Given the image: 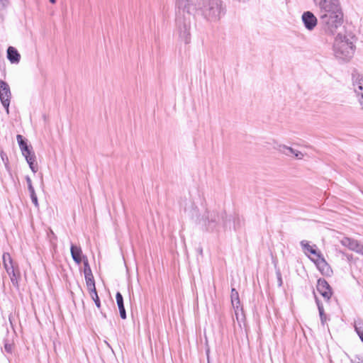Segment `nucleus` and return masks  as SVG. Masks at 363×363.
<instances>
[{"mask_svg":"<svg viewBox=\"0 0 363 363\" xmlns=\"http://www.w3.org/2000/svg\"><path fill=\"white\" fill-rule=\"evenodd\" d=\"M301 20L306 30L312 31L318 24V19L311 11H304Z\"/></svg>","mask_w":363,"mask_h":363,"instance_id":"11","label":"nucleus"},{"mask_svg":"<svg viewBox=\"0 0 363 363\" xmlns=\"http://www.w3.org/2000/svg\"><path fill=\"white\" fill-rule=\"evenodd\" d=\"M301 246L306 255L308 253H311L315 256H318L320 253H318L315 249L313 246H311L307 240H302L300 242Z\"/></svg>","mask_w":363,"mask_h":363,"instance_id":"18","label":"nucleus"},{"mask_svg":"<svg viewBox=\"0 0 363 363\" xmlns=\"http://www.w3.org/2000/svg\"><path fill=\"white\" fill-rule=\"evenodd\" d=\"M277 150L287 156H290L293 154V152H294V149H293L291 147H288L285 145H278V147H277Z\"/></svg>","mask_w":363,"mask_h":363,"instance_id":"21","label":"nucleus"},{"mask_svg":"<svg viewBox=\"0 0 363 363\" xmlns=\"http://www.w3.org/2000/svg\"><path fill=\"white\" fill-rule=\"evenodd\" d=\"M83 262H84V275L92 274L91 269L89 264L88 259L86 257H84Z\"/></svg>","mask_w":363,"mask_h":363,"instance_id":"26","label":"nucleus"},{"mask_svg":"<svg viewBox=\"0 0 363 363\" xmlns=\"http://www.w3.org/2000/svg\"><path fill=\"white\" fill-rule=\"evenodd\" d=\"M321 14H342L338 0H320Z\"/></svg>","mask_w":363,"mask_h":363,"instance_id":"7","label":"nucleus"},{"mask_svg":"<svg viewBox=\"0 0 363 363\" xmlns=\"http://www.w3.org/2000/svg\"><path fill=\"white\" fill-rule=\"evenodd\" d=\"M117 305L119 309L120 316L122 319L126 318V312L124 307L123 298L120 292H117L116 295Z\"/></svg>","mask_w":363,"mask_h":363,"instance_id":"17","label":"nucleus"},{"mask_svg":"<svg viewBox=\"0 0 363 363\" xmlns=\"http://www.w3.org/2000/svg\"><path fill=\"white\" fill-rule=\"evenodd\" d=\"M3 264L9 274L11 281L16 288L19 287V280L21 279V273L17 265H15L9 252L3 254Z\"/></svg>","mask_w":363,"mask_h":363,"instance_id":"4","label":"nucleus"},{"mask_svg":"<svg viewBox=\"0 0 363 363\" xmlns=\"http://www.w3.org/2000/svg\"><path fill=\"white\" fill-rule=\"evenodd\" d=\"M347 259L350 260L352 258V255H345Z\"/></svg>","mask_w":363,"mask_h":363,"instance_id":"35","label":"nucleus"},{"mask_svg":"<svg viewBox=\"0 0 363 363\" xmlns=\"http://www.w3.org/2000/svg\"><path fill=\"white\" fill-rule=\"evenodd\" d=\"M4 349L7 352L11 353L12 351V345L9 343H5Z\"/></svg>","mask_w":363,"mask_h":363,"instance_id":"32","label":"nucleus"},{"mask_svg":"<svg viewBox=\"0 0 363 363\" xmlns=\"http://www.w3.org/2000/svg\"><path fill=\"white\" fill-rule=\"evenodd\" d=\"M22 155L25 157V158L30 157L35 155L32 150V147L27 150V151H24V152H22Z\"/></svg>","mask_w":363,"mask_h":363,"instance_id":"28","label":"nucleus"},{"mask_svg":"<svg viewBox=\"0 0 363 363\" xmlns=\"http://www.w3.org/2000/svg\"><path fill=\"white\" fill-rule=\"evenodd\" d=\"M90 295H91V298L94 301V303L96 304V306L98 308H100V307H101V302H100V300H99V298L96 289L94 290V291H91L90 292Z\"/></svg>","mask_w":363,"mask_h":363,"instance_id":"25","label":"nucleus"},{"mask_svg":"<svg viewBox=\"0 0 363 363\" xmlns=\"http://www.w3.org/2000/svg\"><path fill=\"white\" fill-rule=\"evenodd\" d=\"M226 217L225 212L219 214L216 211H206L203 215L206 230L208 232L217 231L220 223L225 228L227 225Z\"/></svg>","mask_w":363,"mask_h":363,"instance_id":"3","label":"nucleus"},{"mask_svg":"<svg viewBox=\"0 0 363 363\" xmlns=\"http://www.w3.org/2000/svg\"><path fill=\"white\" fill-rule=\"evenodd\" d=\"M352 79L353 89L363 109V75L357 70H354L352 73Z\"/></svg>","mask_w":363,"mask_h":363,"instance_id":"8","label":"nucleus"},{"mask_svg":"<svg viewBox=\"0 0 363 363\" xmlns=\"http://www.w3.org/2000/svg\"><path fill=\"white\" fill-rule=\"evenodd\" d=\"M352 38L340 33L335 37L333 52L335 58L340 62H349L352 58L355 50Z\"/></svg>","mask_w":363,"mask_h":363,"instance_id":"2","label":"nucleus"},{"mask_svg":"<svg viewBox=\"0 0 363 363\" xmlns=\"http://www.w3.org/2000/svg\"><path fill=\"white\" fill-rule=\"evenodd\" d=\"M317 291L325 298V301H329L332 296V289L326 280L324 279H319L317 283Z\"/></svg>","mask_w":363,"mask_h":363,"instance_id":"12","label":"nucleus"},{"mask_svg":"<svg viewBox=\"0 0 363 363\" xmlns=\"http://www.w3.org/2000/svg\"><path fill=\"white\" fill-rule=\"evenodd\" d=\"M177 32L181 40L186 44L190 42L191 39V21L189 18L177 15L176 18Z\"/></svg>","mask_w":363,"mask_h":363,"instance_id":"5","label":"nucleus"},{"mask_svg":"<svg viewBox=\"0 0 363 363\" xmlns=\"http://www.w3.org/2000/svg\"><path fill=\"white\" fill-rule=\"evenodd\" d=\"M7 57L11 63H18L21 55L15 48L10 46L7 49Z\"/></svg>","mask_w":363,"mask_h":363,"instance_id":"15","label":"nucleus"},{"mask_svg":"<svg viewBox=\"0 0 363 363\" xmlns=\"http://www.w3.org/2000/svg\"><path fill=\"white\" fill-rule=\"evenodd\" d=\"M342 14H321L320 21L324 26L325 30L327 33L333 34L336 29L341 26L342 23Z\"/></svg>","mask_w":363,"mask_h":363,"instance_id":"6","label":"nucleus"},{"mask_svg":"<svg viewBox=\"0 0 363 363\" xmlns=\"http://www.w3.org/2000/svg\"><path fill=\"white\" fill-rule=\"evenodd\" d=\"M230 298L233 307L235 309L236 318L238 319V311L240 308V302L239 298V294L235 289H232ZM240 310H242V308H240Z\"/></svg>","mask_w":363,"mask_h":363,"instance_id":"13","label":"nucleus"},{"mask_svg":"<svg viewBox=\"0 0 363 363\" xmlns=\"http://www.w3.org/2000/svg\"><path fill=\"white\" fill-rule=\"evenodd\" d=\"M0 4L4 8V7H6L8 5L9 0H0Z\"/></svg>","mask_w":363,"mask_h":363,"instance_id":"33","label":"nucleus"},{"mask_svg":"<svg viewBox=\"0 0 363 363\" xmlns=\"http://www.w3.org/2000/svg\"><path fill=\"white\" fill-rule=\"evenodd\" d=\"M357 363H363V355L357 357Z\"/></svg>","mask_w":363,"mask_h":363,"instance_id":"34","label":"nucleus"},{"mask_svg":"<svg viewBox=\"0 0 363 363\" xmlns=\"http://www.w3.org/2000/svg\"><path fill=\"white\" fill-rule=\"evenodd\" d=\"M354 330L362 342H363V323L361 320L354 323Z\"/></svg>","mask_w":363,"mask_h":363,"instance_id":"23","label":"nucleus"},{"mask_svg":"<svg viewBox=\"0 0 363 363\" xmlns=\"http://www.w3.org/2000/svg\"><path fill=\"white\" fill-rule=\"evenodd\" d=\"M292 155H294V157L298 160H301L303 157V154L301 152L296 150H294V152H293Z\"/></svg>","mask_w":363,"mask_h":363,"instance_id":"31","label":"nucleus"},{"mask_svg":"<svg viewBox=\"0 0 363 363\" xmlns=\"http://www.w3.org/2000/svg\"><path fill=\"white\" fill-rule=\"evenodd\" d=\"M26 182L28 184V189L29 193L32 192V191H35V189L32 185V181H31L30 178L28 176H27L26 177Z\"/></svg>","mask_w":363,"mask_h":363,"instance_id":"29","label":"nucleus"},{"mask_svg":"<svg viewBox=\"0 0 363 363\" xmlns=\"http://www.w3.org/2000/svg\"><path fill=\"white\" fill-rule=\"evenodd\" d=\"M340 243L349 250L363 255V244H361L358 240L344 237L340 240Z\"/></svg>","mask_w":363,"mask_h":363,"instance_id":"10","label":"nucleus"},{"mask_svg":"<svg viewBox=\"0 0 363 363\" xmlns=\"http://www.w3.org/2000/svg\"><path fill=\"white\" fill-rule=\"evenodd\" d=\"M49 1H50V2L51 4H55V3H56V1H57V0H49Z\"/></svg>","mask_w":363,"mask_h":363,"instance_id":"36","label":"nucleus"},{"mask_svg":"<svg viewBox=\"0 0 363 363\" xmlns=\"http://www.w3.org/2000/svg\"><path fill=\"white\" fill-rule=\"evenodd\" d=\"M71 255L73 260L79 264L82 262V250L79 246H76L73 244L70 247Z\"/></svg>","mask_w":363,"mask_h":363,"instance_id":"14","label":"nucleus"},{"mask_svg":"<svg viewBox=\"0 0 363 363\" xmlns=\"http://www.w3.org/2000/svg\"><path fill=\"white\" fill-rule=\"evenodd\" d=\"M35 159H36L35 155L30 157L26 158V162H28L30 169L32 170V172L33 173L37 172L38 169L37 164H35Z\"/></svg>","mask_w":363,"mask_h":363,"instance_id":"24","label":"nucleus"},{"mask_svg":"<svg viewBox=\"0 0 363 363\" xmlns=\"http://www.w3.org/2000/svg\"><path fill=\"white\" fill-rule=\"evenodd\" d=\"M177 4L179 10L209 23H218L225 13L220 0H177Z\"/></svg>","mask_w":363,"mask_h":363,"instance_id":"1","label":"nucleus"},{"mask_svg":"<svg viewBox=\"0 0 363 363\" xmlns=\"http://www.w3.org/2000/svg\"><path fill=\"white\" fill-rule=\"evenodd\" d=\"M30 196L33 203L35 205V207H38L39 204L35 191L30 192Z\"/></svg>","mask_w":363,"mask_h":363,"instance_id":"27","label":"nucleus"},{"mask_svg":"<svg viewBox=\"0 0 363 363\" xmlns=\"http://www.w3.org/2000/svg\"><path fill=\"white\" fill-rule=\"evenodd\" d=\"M11 97V93L9 84L0 80V100L7 113H9Z\"/></svg>","mask_w":363,"mask_h":363,"instance_id":"9","label":"nucleus"},{"mask_svg":"<svg viewBox=\"0 0 363 363\" xmlns=\"http://www.w3.org/2000/svg\"><path fill=\"white\" fill-rule=\"evenodd\" d=\"M16 140L21 152H24V151H27V150L31 147L30 145L27 144L26 139L21 135H17Z\"/></svg>","mask_w":363,"mask_h":363,"instance_id":"19","label":"nucleus"},{"mask_svg":"<svg viewBox=\"0 0 363 363\" xmlns=\"http://www.w3.org/2000/svg\"><path fill=\"white\" fill-rule=\"evenodd\" d=\"M315 302L318 308V312L320 318V320L322 324H324L326 321V315L324 313V308L323 304L320 302V301L315 297Z\"/></svg>","mask_w":363,"mask_h":363,"instance_id":"22","label":"nucleus"},{"mask_svg":"<svg viewBox=\"0 0 363 363\" xmlns=\"http://www.w3.org/2000/svg\"><path fill=\"white\" fill-rule=\"evenodd\" d=\"M276 275H277V278L278 286H281L282 284H283V281H282L281 274L279 270H277L276 272Z\"/></svg>","mask_w":363,"mask_h":363,"instance_id":"30","label":"nucleus"},{"mask_svg":"<svg viewBox=\"0 0 363 363\" xmlns=\"http://www.w3.org/2000/svg\"><path fill=\"white\" fill-rule=\"evenodd\" d=\"M86 284L89 292L96 290L95 281L93 274L84 275Z\"/></svg>","mask_w":363,"mask_h":363,"instance_id":"20","label":"nucleus"},{"mask_svg":"<svg viewBox=\"0 0 363 363\" xmlns=\"http://www.w3.org/2000/svg\"><path fill=\"white\" fill-rule=\"evenodd\" d=\"M318 259L315 260V264L319 270L323 273L328 274L330 270V267L325 259L321 257L320 254L317 256Z\"/></svg>","mask_w":363,"mask_h":363,"instance_id":"16","label":"nucleus"}]
</instances>
